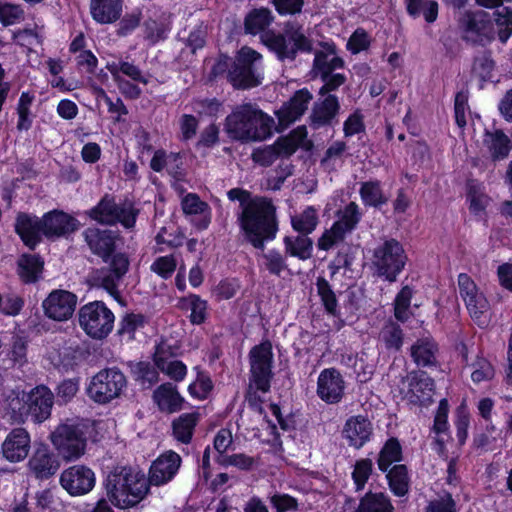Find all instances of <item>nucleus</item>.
<instances>
[{"label":"nucleus","mask_w":512,"mask_h":512,"mask_svg":"<svg viewBox=\"0 0 512 512\" xmlns=\"http://www.w3.org/2000/svg\"><path fill=\"white\" fill-rule=\"evenodd\" d=\"M79 325L93 339L106 338L113 329L115 316L102 301L83 305L78 312Z\"/></svg>","instance_id":"nucleus-10"},{"label":"nucleus","mask_w":512,"mask_h":512,"mask_svg":"<svg viewBox=\"0 0 512 512\" xmlns=\"http://www.w3.org/2000/svg\"><path fill=\"white\" fill-rule=\"evenodd\" d=\"M312 99L313 95L307 88L296 91L291 99L276 112L281 129L287 128L300 119Z\"/></svg>","instance_id":"nucleus-19"},{"label":"nucleus","mask_w":512,"mask_h":512,"mask_svg":"<svg viewBox=\"0 0 512 512\" xmlns=\"http://www.w3.org/2000/svg\"><path fill=\"white\" fill-rule=\"evenodd\" d=\"M153 399L158 408L167 413H173L181 409L183 398L176 387L171 383L160 385L153 393Z\"/></svg>","instance_id":"nucleus-33"},{"label":"nucleus","mask_w":512,"mask_h":512,"mask_svg":"<svg viewBox=\"0 0 512 512\" xmlns=\"http://www.w3.org/2000/svg\"><path fill=\"white\" fill-rule=\"evenodd\" d=\"M60 484L71 496H82L89 493L96 484L93 470L85 465H73L60 475Z\"/></svg>","instance_id":"nucleus-14"},{"label":"nucleus","mask_w":512,"mask_h":512,"mask_svg":"<svg viewBox=\"0 0 512 512\" xmlns=\"http://www.w3.org/2000/svg\"><path fill=\"white\" fill-rule=\"evenodd\" d=\"M318 223V212L313 206H307L302 212L291 216L292 228L302 235L311 234Z\"/></svg>","instance_id":"nucleus-42"},{"label":"nucleus","mask_w":512,"mask_h":512,"mask_svg":"<svg viewBox=\"0 0 512 512\" xmlns=\"http://www.w3.org/2000/svg\"><path fill=\"white\" fill-rule=\"evenodd\" d=\"M78 227V221L64 212H49L42 220L34 221V245L37 241V233L42 232L48 237L65 236L74 232Z\"/></svg>","instance_id":"nucleus-17"},{"label":"nucleus","mask_w":512,"mask_h":512,"mask_svg":"<svg viewBox=\"0 0 512 512\" xmlns=\"http://www.w3.org/2000/svg\"><path fill=\"white\" fill-rule=\"evenodd\" d=\"M29 442V434L25 430H13L2 445L4 457L11 462L24 459L29 451Z\"/></svg>","instance_id":"nucleus-28"},{"label":"nucleus","mask_w":512,"mask_h":512,"mask_svg":"<svg viewBox=\"0 0 512 512\" xmlns=\"http://www.w3.org/2000/svg\"><path fill=\"white\" fill-rule=\"evenodd\" d=\"M58 457L45 446H40L34 453V477L48 479L59 469Z\"/></svg>","instance_id":"nucleus-32"},{"label":"nucleus","mask_w":512,"mask_h":512,"mask_svg":"<svg viewBox=\"0 0 512 512\" xmlns=\"http://www.w3.org/2000/svg\"><path fill=\"white\" fill-rule=\"evenodd\" d=\"M228 81L236 89H250L262 82V56L250 47H242L228 71Z\"/></svg>","instance_id":"nucleus-7"},{"label":"nucleus","mask_w":512,"mask_h":512,"mask_svg":"<svg viewBox=\"0 0 512 512\" xmlns=\"http://www.w3.org/2000/svg\"><path fill=\"white\" fill-rule=\"evenodd\" d=\"M92 429L93 425L89 420H68L60 424L50 438L65 461H74L85 453L87 436Z\"/></svg>","instance_id":"nucleus-5"},{"label":"nucleus","mask_w":512,"mask_h":512,"mask_svg":"<svg viewBox=\"0 0 512 512\" xmlns=\"http://www.w3.org/2000/svg\"><path fill=\"white\" fill-rule=\"evenodd\" d=\"M386 478L394 495L402 497L409 490V476L405 465H394L388 469Z\"/></svg>","instance_id":"nucleus-45"},{"label":"nucleus","mask_w":512,"mask_h":512,"mask_svg":"<svg viewBox=\"0 0 512 512\" xmlns=\"http://www.w3.org/2000/svg\"><path fill=\"white\" fill-rule=\"evenodd\" d=\"M406 261L407 255L402 244L396 239H386L374 248L371 263L378 276L394 282Z\"/></svg>","instance_id":"nucleus-8"},{"label":"nucleus","mask_w":512,"mask_h":512,"mask_svg":"<svg viewBox=\"0 0 512 512\" xmlns=\"http://www.w3.org/2000/svg\"><path fill=\"white\" fill-rule=\"evenodd\" d=\"M198 421L199 414L196 412L181 414L172 423L174 438L183 444L190 443Z\"/></svg>","instance_id":"nucleus-37"},{"label":"nucleus","mask_w":512,"mask_h":512,"mask_svg":"<svg viewBox=\"0 0 512 512\" xmlns=\"http://www.w3.org/2000/svg\"><path fill=\"white\" fill-rule=\"evenodd\" d=\"M249 360L251 376L246 400L253 410L262 413L263 400L258 392L267 393L270 390V382L273 377V352L271 343L264 341L254 346L249 352Z\"/></svg>","instance_id":"nucleus-4"},{"label":"nucleus","mask_w":512,"mask_h":512,"mask_svg":"<svg viewBox=\"0 0 512 512\" xmlns=\"http://www.w3.org/2000/svg\"><path fill=\"white\" fill-rule=\"evenodd\" d=\"M77 305V296L66 290H53L43 301L44 314L55 321L70 319Z\"/></svg>","instance_id":"nucleus-18"},{"label":"nucleus","mask_w":512,"mask_h":512,"mask_svg":"<svg viewBox=\"0 0 512 512\" xmlns=\"http://www.w3.org/2000/svg\"><path fill=\"white\" fill-rule=\"evenodd\" d=\"M177 267V260L174 255L160 256L154 260L150 269L160 277L168 279L172 276Z\"/></svg>","instance_id":"nucleus-58"},{"label":"nucleus","mask_w":512,"mask_h":512,"mask_svg":"<svg viewBox=\"0 0 512 512\" xmlns=\"http://www.w3.org/2000/svg\"><path fill=\"white\" fill-rule=\"evenodd\" d=\"M24 19V11L15 4L0 1V22L5 25H13Z\"/></svg>","instance_id":"nucleus-59"},{"label":"nucleus","mask_w":512,"mask_h":512,"mask_svg":"<svg viewBox=\"0 0 512 512\" xmlns=\"http://www.w3.org/2000/svg\"><path fill=\"white\" fill-rule=\"evenodd\" d=\"M347 146L345 142L336 141L332 143L325 152V155L321 161L322 165L326 168L334 169L338 162H341V158L345 153Z\"/></svg>","instance_id":"nucleus-61"},{"label":"nucleus","mask_w":512,"mask_h":512,"mask_svg":"<svg viewBox=\"0 0 512 512\" xmlns=\"http://www.w3.org/2000/svg\"><path fill=\"white\" fill-rule=\"evenodd\" d=\"M349 235L334 223L329 229H326L317 241V247L319 250L328 251L340 243Z\"/></svg>","instance_id":"nucleus-51"},{"label":"nucleus","mask_w":512,"mask_h":512,"mask_svg":"<svg viewBox=\"0 0 512 512\" xmlns=\"http://www.w3.org/2000/svg\"><path fill=\"white\" fill-rule=\"evenodd\" d=\"M105 488L111 503L121 509L137 505L149 491L145 475L128 466H117L110 471Z\"/></svg>","instance_id":"nucleus-3"},{"label":"nucleus","mask_w":512,"mask_h":512,"mask_svg":"<svg viewBox=\"0 0 512 512\" xmlns=\"http://www.w3.org/2000/svg\"><path fill=\"white\" fill-rule=\"evenodd\" d=\"M459 294L464 301L470 316L479 324H486L485 314L489 310V302L479 290L475 282L465 273L458 276Z\"/></svg>","instance_id":"nucleus-13"},{"label":"nucleus","mask_w":512,"mask_h":512,"mask_svg":"<svg viewBox=\"0 0 512 512\" xmlns=\"http://www.w3.org/2000/svg\"><path fill=\"white\" fill-rule=\"evenodd\" d=\"M425 512H457L456 502L450 493L430 501Z\"/></svg>","instance_id":"nucleus-64"},{"label":"nucleus","mask_w":512,"mask_h":512,"mask_svg":"<svg viewBox=\"0 0 512 512\" xmlns=\"http://www.w3.org/2000/svg\"><path fill=\"white\" fill-rule=\"evenodd\" d=\"M274 129V119L252 103L237 105L225 120L228 135L242 142L265 140L273 134Z\"/></svg>","instance_id":"nucleus-2"},{"label":"nucleus","mask_w":512,"mask_h":512,"mask_svg":"<svg viewBox=\"0 0 512 512\" xmlns=\"http://www.w3.org/2000/svg\"><path fill=\"white\" fill-rule=\"evenodd\" d=\"M369 46L370 37L362 28L356 29L347 42V49L352 54H358L361 51L368 49Z\"/></svg>","instance_id":"nucleus-63"},{"label":"nucleus","mask_w":512,"mask_h":512,"mask_svg":"<svg viewBox=\"0 0 512 512\" xmlns=\"http://www.w3.org/2000/svg\"><path fill=\"white\" fill-rule=\"evenodd\" d=\"M360 196L367 206L379 207L387 202L379 181L363 182L360 187Z\"/></svg>","instance_id":"nucleus-48"},{"label":"nucleus","mask_w":512,"mask_h":512,"mask_svg":"<svg viewBox=\"0 0 512 512\" xmlns=\"http://www.w3.org/2000/svg\"><path fill=\"white\" fill-rule=\"evenodd\" d=\"M138 209L131 201L116 203L113 196L106 194L96 206L88 211L91 219L105 225L122 224L125 228L135 226Z\"/></svg>","instance_id":"nucleus-9"},{"label":"nucleus","mask_w":512,"mask_h":512,"mask_svg":"<svg viewBox=\"0 0 512 512\" xmlns=\"http://www.w3.org/2000/svg\"><path fill=\"white\" fill-rule=\"evenodd\" d=\"M90 12L97 23H113L121 16L122 3L120 0H91Z\"/></svg>","instance_id":"nucleus-30"},{"label":"nucleus","mask_w":512,"mask_h":512,"mask_svg":"<svg viewBox=\"0 0 512 512\" xmlns=\"http://www.w3.org/2000/svg\"><path fill=\"white\" fill-rule=\"evenodd\" d=\"M438 348L432 338L418 339L411 347V356L418 366L430 367L437 363Z\"/></svg>","instance_id":"nucleus-34"},{"label":"nucleus","mask_w":512,"mask_h":512,"mask_svg":"<svg viewBox=\"0 0 512 512\" xmlns=\"http://www.w3.org/2000/svg\"><path fill=\"white\" fill-rule=\"evenodd\" d=\"M468 200L470 201V210L474 213L483 211L489 202V197L484 192V187L477 181L468 182Z\"/></svg>","instance_id":"nucleus-49"},{"label":"nucleus","mask_w":512,"mask_h":512,"mask_svg":"<svg viewBox=\"0 0 512 512\" xmlns=\"http://www.w3.org/2000/svg\"><path fill=\"white\" fill-rule=\"evenodd\" d=\"M483 144L493 161H500L507 158L512 149L510 138L501 130H495L493 132L486 131Z\"/></svg>","instance_id":"nucleus-31"},{"label":"nucleus","mask_w":512,"mask_h":512,"mask_svg":"<svg viewBox=\"0 0 512 512\" xmlns=\"http://www.w3.org/2000/svg\"><path fill=\"white\" fill-rule=\"evenodd\" d=\"M340 109L338 97L335 95L320 96L313 104L310 114L311 126L320 128L330 125Z\"/></svg>","instance_id":"nucleus-25"},{"label":"nucleus","mask_w":512,"mask_h":512,"mask_svg":"<svg viewBox=\"0 0 512 512\" xmlns=\"http://www.w3.org/2000/svg\"><path fill=\"white\" fill-rule=\"evenodd\" d=\"M15 231L23 243L32 247V219L28 214L19 213L15 222Z\"/></svg>","instance_id":"nucleus-62"},{"label":"nucleus","mask_w":512,"mask_h":512,"mask_svg":"<svg viewBox=\"0 0 512 512\" xmlns=\"http://www.w3.org/2000/svg\"><path fill=\"white\" fill-rule=\"evenodd\" d=\"M402 459V448L399 441L395 438H390L382 447L377 460L378 468L382 472H387L393 463L399 462Z\"/></svg>","instance_id":"nucleus-46"},{"label":"nucleus","mask_w":512,"mask_h":512,"mask_svg":"<svg viewBox=\"0 0 512 512\" xmlns=\"http://www.w3.org/2000/svg\"><path fill=\"white\" fill-rule=\"evenodd\" d=\"M471 367L473 369L471 379L476 384L482 381H489L494 377L495 371L493 366L483 357H477L471 364Z\"/></svg>","instance_id":"nucleus-56"},{"label":"nucleus","mask_w":512,"mask_h":512,"mask_svg":"<svg viewBox=\"0 0 512 512\" xmlns=\"http://www.w3.org/2000/svg\"><path fill=\"white\" fill-rule=\"evenodd\" d=\"M345 62L338 55L337 47L333 41H321L314 50L312 72L315 76L334 72L344 68Z\"/></svg>","instance_id":"nucleus-20"},{"label":"nucleus","mask_w":512,"mask_h":512,"mask_svg":"<svg viewBox=\"0 0 512 512\" xmlns=\"http://www.w3.org/2000/svg\"><path fill=\"white\" fill-rule=\"evenodd\" d=\"M337 220L334 222L336 226L351 234L357 227L362 218V213L358 204L350 202L343 209L337 211Z\"/></svg>","instance_id":"nucleus-44"},{"label":"nucleus","mask_w":512,"mask_h":512,"mask_svg":"<svg viewBox=\"0 0 512 512\" xmlns=\"http://www.w3.org/2000/svg\"><path fill=\"white\" fill-rule=\"evenodd\" d=\"M181 463L180 455L172 450L160 454L150 466L147 478L148 486H161L173 480L180 469Z\"/></svg>","instance_id":"nucleus-16"},{"label":"nucleus","mask_w":512,"mask_h":512,"mask_svg":"<svg viewBox=\"0 0 512 512\" xmlns=\"http://www.w3.org/2000/svg\"><path fill=\"white\" fill-rule=\"evenodd\" d=\"M286 256L277 249H270L260 255L259 267L277 277H281L284 272L290 274Z\"/></svg>","instance_id":"nucleus-39"},{"label":"nucleus","mask_w":512,"mask_h":512,"mask_svg":"<svg viewBox=\"0 0 512 512\" xmlns=\"http://www.w3.org/2000/svg\"><path fill=\"white\" fill-rule=\"evenodd\" d=\"M373 427L368 418L357 415L347 419L343 428V437L348 441L349 445L359 449L370 440Z\"/></svg>","instance_id":"nucleus-24"},{"label":"nucleus","mask_w":512,"mask_h":512,"mask_svg":"<svg viewBox=\"0 0 512 512\" xmlns=\"http://www.w3.org/2000/svg\"><path fill=\"white\" fill-rule=\"evenodd\" d=\"M317 77L323 82L318 92L319 96L333 95L332 92L336 91L347 81V77L343 73L329 72L318 75Z\"/></svg>","instance_id":"nucleus-55"},{"label":"nucleus","mask_w":512,"mask_h":512,"mask_svg":"<svg viewBox=\"0 0 512 512\" xmlns=\"http://www.w3.org/2000/svg\"><path fill=\"white\" fill-rule=\"evenodd\" d=\"M150 168L155 172H166L179 179L184 174L183 159L180 153L169 152L163 149L156 150L150 161Z\"/></svg>","instance_id":"nucleus-27"},{"label":"nucleus","mask_w":512,"mask_h":512,"mask_svg":"<svg viewBox=\"0 0 512 512\" xmlns=\"http://www.w3.org/2000/svg\"><path fill=\"white\" fill-rule=\"evenodd\" d=\"M231 201H238L240 211L237 222L246 240L257 249H264L265 242L273 240L277 233L274 207L263 197H252L251 193L241 188H233L227 192Z\"/></svg>","instance_id":"nucleus-1"},{"label":"nucleus","mask_w":512,"mask_h":512,"mask_svg":"<svg viewBox=\"0 0 512 512\" xmlns=\"http://www.w3.org/2000/svg\"><path fill=\"white\" fill-rule=\"evenodd\" d=\"M126 386L124 374L117 368L99 371L88 386V395L95 402L105 404L117 398Z\"/></svg>","instance_id":"nucleus-11"},{"label":"nucleus","mask_w":512,"mask_h":512,"mask_svg":"<svg viewBox=\"0 0 512 512\" xmlns=\"http://www.w3.org/2000/svg\"><path fill=\"white\" fill-rule=\"evenodd\" d=\"M394 508L384 493L368 492L361 498L356 512H393Z\"/></svg>","instance_id":"nucleus-43"},{"label":"nucleus","mask_w":512,"mask_h":512,"mask_svg":"<svg viewBox=\"0 0 512 512\" xmlns=\"http://www.w3.org/2000/svg\"><path fill=\"white\" fill-rule=\"evenodd\" d=\"M145 317L142 314L128 313L124 315L119 323L118 334L126 337L127 340L134 338L135 332L143 328Z\"/></svg>","instance_id":"nucleus-50"},{"label":"nucleus","mask_w":512,"mask_h":512,"mask_svg":"<svg viewBox=\"0 0 512 512\" xmlns=\"http://www.w3.org/2000/svg\"><path fill=\"white\" fill-rule=\"evenodd\" d=\"M106 68L111 73L114 80L120 79V74L129 77L131 80L143 84H148V78L143 75L141 69L128 61L119 60L107 63Z\"/></svg>","instance_id":"nucleus-41"},{"label":"nucleus","mask_w":512,"mask_h":512,"mask_svg":"<svg viewBox=\"0 0 512 512\" xmlns=\"http://www.w3.org/2000/svg\"><path fill=\"white\" fill-rule=\"evenodd\" d=\"M263 43L275 52L280 60H293L298 52L313 51L312 41L305 35L303 27L297 23L287 24L284 34H265Z\"/></svg>","instance_id":"nucleus-6"},{"label":"nucleus","mask_w":512,"mask_h":512,"mask_svg":"<svg viewBox=\"0 0 512 512\" xmlns=\"http://www.w3.org/2000/svg\"><path fill=\"white\" fill-rule=\"evenodd\" d=\"M54 404V395L46 386L34 388V421L42 423L51 415Z\"/></svg>","instance_id":"nucleus-38"},{"label":"nucleus","mask_w":512,"mask_h":512,"mask_svg":"<svg viewBox=\"0 0 512 512\" xmlns=\"http://www.w3.org/2000/svg\"><path fill=\"white\" fill-rule=\"evenodd\" d=\"M449 404L447 399H441L434 416L433 431L440 436L449 430L448 423Z\"/></svg>","instance_id":"nucleus-60"},{"label":"nucleus","mask_w":512,"mask_h":512,"mask_svg":"<svg viewBox=\"0 0 512 512\" xmlns=\"http://www.w3.org/2000/svg\"><path fill=\"white\" fill-rule=\"evenodd\" d=\"M273 20L274 16L269 9H254L245 18V31L252 35L261 34V39L263 40L265 34L273 33L267 30Z\"/></svg>","instance_id":"nucleus-36"},{"label":"nucleus","mask_w":512,"mask_h":512,"mask_svg":"<svg viewBox=\"0 0 512 512\" xmlns=\"http://www.w3.org/2000/svg\"><path fill=\"white\" fill-rule=\"evenodd\" d=\"M285 254L301 261L310 259L313 255V240L308 235L286 236L283 240Z\"/></svg>","instance_id":"nucleus-35"},{"label":"nucleus","mask_w":512,"mask_h":512,"mask_svg":"<svg viewBox=\"0 0 512 512\" xmlns=\"http://www.w3.org/2000/svg\"><path fill=\"white\" fill-rule=\"evenodd\" d=\"M108 266L97 269L91 276L94 286L103 288L110 294L117 292L120 281L129 269V259L124 253L110 255L107 259Z\"/></svg>","instance_id":"nucleus-12"},{"label":"nucleus","mask_w":512,"mask_h":512,"mask_svg":"<svg viewBox=\"0 0 512 512\" xmlns=\"http://www.w3.org/2000/svg\"><path fill=\"white\" fill-rule=\"evenodd\" d=\"M182 210L185 215L195 217L192 220L194 226L199 230H205L211 223V207L195 193H188L181 201Z\"/></svg>","instance_id":"nucleus-26"},{"label":"nucleus","mask_w":512,"mask_h":512,"mask_svg":"<svg viewBox=\"0 0 512 512\" xmlns=\"http://www.w3.org/2000/svg\"><path fill=\"white\" fill-rule=\"evenodd\" d=\"M495 23L498 27V38L502 43H506L512 35V10L503 7L494 12Z\"/></svg>","instance_id":"nucleus-53"},{"label":"nucleus","mask_w":512,"mask_h":512,"mask_svg":"<svg viewBox=\"0 0 512 512\" xmlns=\"http://www.w3.org/2000/svg\"><path fill=\"white\" fill-rule=\"evenodd\" d=\"M317 292L321 301L330 314L335 315L337 311V299L334 291L332 290L329 282L322 277H319L316 282Z\"/></svg>","instance_id":"nucleus-54"},{"label":"nucleus","mask_w":512,"mask_h":512,"mask_svg":"<svg viewBox=\"0 0 512 512\" xmlns=\"http://www.w3.org/2000/svg\"><path fill=\"white\" fill-rule=\"evenodd\" d=\"M494 24L484 11L467 13L464 17V38L467 41L486 45L494 39Z\"/></svg>","instance_id":"nucleus-15"},{"label":"nucleus","mask_w":512,"mask_h":512,"mask_svg":"<svg viewBox=\"0 0 512 512\" xmlns=\"http://www.w3.org/2000/svg\"><path fill=\"white\" fill-rule=\"evenodd\" d=\"M180 307L190 311L189 319L194 325L202 324L207 317L208 303L196 294H190L180 300Z\"/></svg>","instance_id":"nucleus-40"},{"label":"nucleus","mask_w":512,"mask_h":512,"mask_svg":"<svg viewBox=\"0 0 512 512\" xmlns=\"http://www.w3.org/2000/svg\"><path fill=\"white\" fill-rule=\"evenodd\" d=\"M412 294V289L409 286H404L395 298L394 315L395 318L401 322H405L409 319Z\"/></svg>","instance_id":"nucleus-52"},{"label":"nucleus","mask_w":512,"mask_h":512,"mask_svg":"<svg viewBox=\"0 0 512 512\" xmlns=\"http://www.w3.org/2000/svg\"><path fill=\"white\" fill-rule=\"evenodd\" d=\"M83 236L90 250L107 262L115 249V234L111 230L89 227L84 230Z\"/></svg>","instance_id":"nucleus-23"},{"label":"nucleus","mask_w":512,"mask_h":512,"mask_svg":"<svg viewBox=\"0 0 512 512\" xmlns=\"http://www.w3.org/2000/svg\"><path fill=\"white\" fill-rule=\"evenodd\" d=\"M434 389V380L425 372H417L409 378L406 396L410 403L426 407L433 401Z\"/></svg>","instance_id":"nucleus-22"},{"label":"nucleus","mask_w":512,"mask_h":512,"mask_svg":"<svg viewBox=\"0 0 512 512\" xmlns=\"http://www.w3.org/2000/svg\"><path fill=\"white\" fill-rule=\"evenodd\" d=\"M373 463L371 459H361L355 463L352 478L356 490H362L372 473Z\"/></svg>","instance_id":"nucleus-57"},{"label":"nucleus","mask_w":512,"mask_h":512,"mask_svg":"<svg viewBox=\"0 0 512 512\" xmlns=\"http://www.w3.org/2000/svg\"><path fill=\"white\" fill-rule=\"evenodd\" d=\"M154 362L160 371L175 381H182L187 374L186 365L180 360L171 358L164 344L157 346Z\"/></svg>","instance_id":"nucleus-29"},{"label":"nucleus","mask_w":512,"mask_h":512,"mask_svg":"<svg viewBox=\"0 0 512 512\" xmlns=\"http://www.w3.org/2000/svg\"><path fill=\"white\" fill-rule=\"evenodd\" d=\"M378 340L387 350L398 351L403 344V332L400 326L392 321L382 327Z\"/></svg>","instance_id":"nucleus-47"},{"label":"nucleus","mask_w":512,"mask_h":512,"mask_svg":"<svg viewBox=\"0 0 512 512\" xmlns=\"http://www.w3.org/2000/svg\"><path fill=\"white\" fill-rule=\"evenodd\" d=\"M318 396L329 404L338 403L344 394V380L336 369H324L318 376Z\"/></svg>","instance_id":"nucleus-21"}]
</instances>
